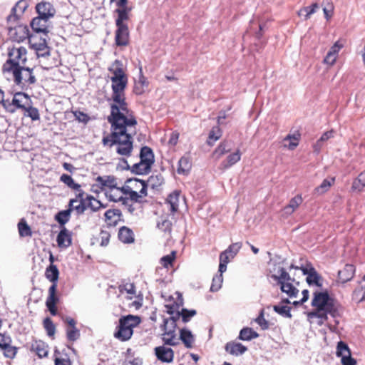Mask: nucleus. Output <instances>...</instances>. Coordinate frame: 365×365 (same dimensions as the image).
Returning a JSON list of instances; mask_svg holds the SVG:
<instances>
[{"mask_svg": "<svg viewBox=\"0 0 365 365\" xmlns=\"http://www.w3.org/2000/svg\"><path fill=\"white\" fill-rule=\"evenodd\" d=\"M0 104H2L3 107L9 113H14L16 109L14 108L11 107V103L9 101L4 100V92L0 89Z\"/></svg>", "mask_w": 365, "mask_h": 365, "instance_id": "54", "label": "nucleus"}, {"mask_svg": "<svg viewBox=\"0 0 365 365\" xmlns=\"http://www.w3.org/2000/svg\"><path fill=\"white\" fill-rule=\"evenodd\" d=\"M222 282H223L222 274H216L215 276H214L212 278V284H211V287L210 289V292H217L221 288Z\"/></svg>", "mask_w": 365, "mask_h": 365, "instance_id": "44", "label": "nucleus"}, {"mask_svg": "<svg viewBox=\"0 0 365 365\" xmlns=\"http://www.w3.org/2000/svg\"><path fill=\"white\" fill-rule=\"evenodd\" d=\"M241 247H242L241 242L232 243V245H230L228 247V248L225 252H226L227 254L228 253L231 254L232 257H233L234 256H235L237 254V252L240 251Z\"/></svg>", "mask_w": 365, "mask_h": 365, "instance_id": "57", "label": "nucleus"}, {"mask_svg": "<svg viewBox=\"0 0 365 365\" xmlns=\"http://www.w3.org/2000/svg\"><path fill=\"white\" fill-rule=\"evenodd\" d=\"M269 272L272 274L271 277L277 282L279 280L287 279L292 280V277L286 269L282 267L281 262L270 261Z\"/></svg>", "mask_w": 365, "mask_h": 365, "instance_id": "8", "label": "nucleus"}, {"mask_svg": "<svg viewBox=\"0 0 365 365\" xmlns=\"http://www.w3.org/2000/svg\"><path fill=\"white\" fill-rule=\"evenodd\" d=\"M274 311L283 317L291 319L292 315L291 314V307L287 305H274L273 307Z\"/></svg>", "mask_w": 365, "mask_h": 365, "instance_id": "41", "label": "nucleus"}, {"mask_svg": "<svg viewBox=\"0 0 365 365\" xmlns=\"http://www.w3.org/2000/svg\"><path fill=\"white\" fill-rule=\"evenodd\" d=\"M104 215L108 225L115 226L120 220L122 213L119 209H110L105 212Z\"/></svg>", "mask_w": 365, "mask_h": 365, "instance_id": "21", "label": "nucleus"}, {"mask_svg": "<svg viewBox=\"0 0 365 365\" xmlns=\"http://www.w3.org/2000/svg\"><path fill=\"white\" fill-rule=\"evenodd\" d=\"M86 210H87L86 202L81 200V202H79V204L78 205H74L73 211H75L76 215L79 216V215H83Z\"/></svg>", "mask_w": 365, "mask_h": 365, "instance_id": "60", "label": "nucleus"}, {"mask_svg": "<svg viewBox=\"0 0 365 365\" xmlns=\"http://www.w3.org/2000/svg\"><path fill=\"white\" fill-rule=\"evenodd\" d=\"M118 322L113 336L120 341H127L132 337L133 329L140 324L141 319L138 316L128 314L122 316Z\"/></svg>", "mask_w": 365, "mask_h": 365, "instance_id": "3", "label": "nucleus"}, {"mask_svg": "<svg viewBox=\"0 0 365 365\" xmlns=\"http://www.w3.org/2000/svg\"><path fill=\"white\" fill-rule=\"evenodd\" d=\"M118 239L123 243H131L134 241V235L132 230L123 226L118 232Z\"/></svg>", "mask_w": 365, "mask_h": 365, "instance_id": "26", "label": "nucleus"}, {"mask_svg": "<svg viewBox=\"0 0 365 365\" xmlns=\"http://www.w3.org/2000/svg\"><path fill=\"white\" fill-rule=\"evenodd\" d=\"M30 350L34 352L39 358L46 357L48 355V346L43 341L36 340L31 344Z\"/></svg>", "mask_w": 365, "mask_h": 365, "instance_id": "18", "label": "nucleus"}, {"mask_svg": "<svg viewBox=\"0 0 365 365\" xmlns=\"http://www.w3.org/2000/svg\"><path fill=\"white\" fill-rule=\"evenodd\" d=\"M60 181L66 185L69 188L74 190H78L79 188L81 187V185L75 182L71 176L67 174L61 175V176L60 177Z\"/></svg>", "mask_w": 365, "mask_h": 365, "instance_id": "38", "label": "nucleus"}, {"mask_svg": "<svg viewBox=\"0 0 365 365\" xmlns=\"http://www.w3.org/2000/svg\"><path fill=\"white\" fill-rule=\"evenodd\" d=\"M104 185L106 187L111 189L118 188L116 178L112 175L106 176V181H104Z\"/></svg>", "mask_w": 365, "mask_h": 365, "instance_id": "59", "label": "nucleus"}, {"mask_svg": "<svg viewBox=\"0 0 365 365\" xmlns=\"http://www.w3.org/2000/svg\"><path fill=\"white\" fill-rule=\"evenodd\" d=\"M255 322L263 330H266L269 328V322L264 319L263 311H262L259 315L257 317Z\"/></svg>", "mask_w": 365, "mask_h": 365, "instance_id": "58", "label": "nucleus"}, {"mask_svg": "<svg viewBox=\"0 0 365 365\" xmlns=\"http://www.w3.org/2000/svg\"><path fill=\"white\" fill-rule=\"evenodd\" d=\"M186 348H192L195 339L192 332L186 329H182L180 331V339Z\"/></svg>", "mask_w": 365, "mask_h": 365, "instance_id": "28", "label": "nucleus"}, {"mask_svg": "<svg viewBox=\"0 0 365 365\" xmlns=\"http://www.w3.org/2000/svg\"><path fill=\"white\" fill-rule=\"evenodd\" d=\"M106 196L109 198L110 201L121 202L122 204L123 205H125L126 207L128 206V205L130 204L131 200H130V199L128 197H120L118 198H115L112 195H106Z\"/></svg>", "mask_w": 365, "mask_h": 365, "instance_id": "61", "label": "nucleus"}, {"mask_svg": "<svg viewBox=\"0 0 365 365\" xmlns=\"http://www.w3.org/2000/svg\"><path fill=\"white\" fill-rule=\"evenodd\" d=\"M72 233L67 230L66 227L61 228V230L57 235L56 242L60 248H67L72 242Z\"/></svg>", "mask_w": 365, "mask_h": 365, "instance_id": "13", "label": "nucleus"}, {"mask_svg": "<svg viewBox=\"0 0 365 365\" xmlns=\"http://www.w3.org/2000/svg\"><path fill=\"white\" fill-rule=\"evenodd\" d=\"M143 197H144L143 195H142L140 192L138 193L136 191L133 190L131 192H130L128 198L130 199V200H131L134 202L140 203L142 202Z\"/></svg>", "mask_w": 365, "mask_h": 365, "instance_id": "62", "label": "nucleus"}, {"mask_svg": "<svg viewBox=\"0 0 365 365\" xmlns=\"http://www.w3.org/2000/svg\"><path fill=\"white\" fill-rule=\"evenodd\" d=\"M55 220L60 225L61 228L65 227V225L70 220L71 210H64L59 211L54 217Z\"/></svg>", "mask_w": 365, "mask_h": 365, "instance_id": "34", "label": "nucleus"}, {"mask_svg": "<svg viewBox=\"0 0 365 365\" xmlns=\"http://www.w3.org/2000/svg\"><path fill=\"white\" fill-rule=\"evenodd\" d=\"M9 72L12 73L14 83L23 91L26 90L31 85L36 82L33 69L25 66L19 68L15 67L14 70Z\"/></svg>", "mask_w": 365, "mask_h": 365, "instance_id": "4", "label": "nucleus"}, {"mask_svg": "<svg viewBox=\"0 0 365 365\" xmlns=\"http://www.w3.org/2000/svg\"><path fill=\"white\" fill-rule=\"evenodd\" d=\"M257 337H259L258 333L250 327H244L242 329L238 336V339L242 341H250Z\"/></svg>", "mask_w": 365, "mask_h": 365, "instance_id": "31", "label": "nucleus"}, {"mask_svg": "<svg viewBox=\"0 0 365 365\" xmlns=\"http://www.w3.org/2000/svg\"><path fill=\"white\" fill-rule=\"evenodd\" d=\"M240 159L241 153L240 150H237L235 153L230 154L227 158L221 163L220 165L225 170L236 164Z\"/></svg>", "mask_w": 365, "mask_h": 365, "instance_id": "25", "label": "nucleus"}, {"mask_svg": "<svg viewBox=\"0 0 365 365\" xmlns=\"http://www.w3.org/2000/svg\"><path fill=\"white\" fill-rule=\"evenodd\" d=\"M222 135V131L218 126H215L209 133L208 139L207 143L209 145H213L215 141H217Z\"/></svg>", "mask_w": 365, "mask_h": 365, "instance_id": "37", "label": "nucleus"}, {"mask_svg": "<svg viewBox=\"0 0 365 365\" xmlns=\"http://www.w3.org/2000/svg\"><path fill=\"white\" fill-rule=\"evenodd\" d=\"M115 41L118 46H125L129 43V29L128 26H116Z\"/></svg>", "mask_w": 365, "mask_h": 365, "instance_id": "9", "label": "nucleus"}, {"mask_svg": "<svg viewBox=\"0 0 365 365\" xmlns=\"http://www.w3.org/2000/svg\"><path fill=\"white\" fill-rule=\"evenodd\" d=\"M317 9H319V4L317 3H314L311 6L301 9L298 11V15L299 16H303L304 17V20H307L310 18L312 14L316 12Z\"/></svg>", "mask_w": 365, "mask_h": 365, "instance_id": "36", "label": "nucleus"}, {"mask_svg": "<svg viewBox=\"0 0 365 365\" xmlns=\"http://www.w3.org/2000/svg\"><path fill=\"white\" fill-rule=\"evenodd\" d=\"M73 113L76 119L79 122L87 123L90 120V117L88 115L82 111L75 110L73 112Z\"/></svg>", "mask_w": 365, "mask_h": 365, "instance_id": "56", "label": "nucleus"}, {"mask_svg": "<svg viewBox=\"0 0 365 365\" xmlns=\"http://www.w3.org/2000/svg\"><path fill=\"white\" fill-rule=\"evenodd\" d=\"M197 314L196 311L195 309H187L186 308H182L180 310V314L182 317V321L184 323H187L190 322V319L195 316Z\"/></svg>", "mask_w": 365, "mask_h": 365, "instance_id": "49", "label": "nucleus"}, {"mask_svg": "<svg viewBox=\"0 0 365 365\" xmlns=\"http://www.w3.org/2000/svg\"><path fill=\"white\" fill-rule=\"evenodd\" d=\"M109 71L113 74L110 77L113 91L110 114L108 121L110 123L111 133L103 137L102 142L104 145L112 147L117 145L118 154L130 157L133 149V135L128 133V128L135 127L137 120L131 110L129 109L125 100V89L128 84V77L123 68L122 63L115 60Z\"/></svg>", "mask_w": 365, "mask_h": 365, "instance_id": "1", "label": "nucleus"}, {"mask_svg": "<svg viewBox=\"0 0 365 365\" xmlns=\"http://www.w3.org/2000/svg\"><path fill=\"white\" fill-rule=\"evenodd\" d=\"M155 355L157 359L165 363H170L174 359V351L169 347L165 346H159L154 349Z\"/></svg>", "mask_w": 365, "mask_h": 365, "instance_id": "10", "label": "nucleus"}, {"mask_svg": "<svg viewBox=\"0 0 365 365\" xmlns=\"http://www.w3.org/2000/svg\"><path fill=\"white\" fill-rule=\"evenodd\" d=\"M365 187V171L361 172L354 180L351 186L353 190L361 191Z\"/></svg>", "mask_w": 365, "mask_h": 365, "instance_id": "40", "label": "nucleus"}, {"mask_svg": "<svg viewBox=\"0 0 365 365\" xmlns=\"http://www.w3.org/2000/svg\"><path fill=\"white\" fill-rule=\"evenodd\" d=\"M183 304L182 299L180 298L179 302H173V304H168L165 305V307L167 309V313L170 315H173L175 313L180 311V307Z\"/></svg>", "mask_w": 365, "mask_h": 365, "instance_id": "45", "label": "nucleus"}, {"mask_svg": "<svg viewBox=\"0 0 365 365\" xmlns=\"http://www.w3.org/2000/svg\"><path fill=\"white\" fill-rule=\"evenodd\" d=\"M179 193L177 191L170 194L167 199V202L170 205V210L175 212L178 209Z\"/></svg>", "mask_w": 365, "mask_h": 365, "instance_id": "39", "label": "nucleus"}, {"mask_svg": "<svg viewBox=\"0 0 365 365\" xmlns=\"http://www.w3.org/2000/svg\"><path fill=\"white\" fill-rule=\"evenodd\" d=\"M151 168H147V164L140 160L139 163H135L132 166L131 171L136 175H147L150 172Z\"/></svg>", "mask_w": 365, "mask_h": 365, "instance_id": "35", "label": "nucleus"}, {"mask_svg": "<svg viewBox=\"0 0 365 365\" xmlns=\"http://www.w3.org/2000/svg\"><path fill=\"white\" fill-rule=\"evenodd\" d=\"M1 349L4 350V355L5 357L9 359H14L17 354L18 348L11 346V344H9Z\"/></svg>", "mask_w": 365, "mask_h": 365, "instance_id": "50", "label": "nucleus"}, {"mask_svg": "<svg viewBox=\"0 0 365 365\" xmlns=\"http://www.w3.org/2000/svg\"><path fill=\"white\" fill-rule=\"evenodd\" d=\"M80 331L76 327L66 329V337L70 341H75L80 337Z\"/></svg>", "mask_w": 365, "mask_h": 365, "instance_id": "47", "label": "nucleus"}, {"mask_svg": "<svg viewBox=\"0 0 365 365\" xmlns=\"http://www.w3.org/2000/svg\"><path fill=\"white\" fill-rule=\"evenodd\" d=\"M45 276L47 279L52 282V285L55 287V292L56 291L57 282L59 276V271L56 265H49L45 272Z\"/></svg>", "mask_w": 365, "mask_h": 365, "instance_id": "23", "label": "nucleus"}, {"mask_svg": "<svg viewBox=\"0 0 365 365\" xmlns=\"http://www.w3.org/2000/svg\"><path fill=\"white\" fill-rule=\"evenodd\" d=\"M140 160L147 164V168L152 167L155 162L153 150L148 146H143L140 152Z\"/></svg>", "mask_w": 365, "mask_h": 365, "instance_id": "17", "label": "nucleus"}, {"mask_svg": "<svg viewBox=\"0 0 365 365\" xmlns=\"http://www.w3.org/2000/svg\"><path fill=\"white\" fill-rule=\"evenodd\" d=\"M27 51L24 46L14 47L9 51V59L4 64V71H11L14 68L25 66Z\"/></svg>", "mask_w": 365, "mask_h": 365, "instance_id": "5", "label": "nucleus"}, {"mask_svg": "<svg viewBox=\"0 0 365 365\" xmlns=\"http://www.w3.org/2000/svg\"><path fill=\"white\" fill-rule=\"evenodd\" d=\"M58 298L56 296L55 287L51 285L48 289V297L46 301V305L51 315L55 316L57 314L56 304L58 302Z\"/></svg>", "mask_w": 365, "mask_h": 365, "instance_id": "15", "label": "nucleus"}, {"mask_svg": "<svg viewBox=\"0 0 365 365\" xmlns=\"http://www.w3.org/2000/svg\"><path fill=\"white\" fill-rule=\"evenodd\" d=\"M11 343V338L6 334H1L0 333V348L3 349L9 344Z\"/></svg>", "mask_w": 365, "mask_h": 365, "instance_id": "63", "label": "nucleus"}, {"mask_svg": "<svg viewBox=\"0 0 365 365\" xmlns=\"http://www.w3.org/2000/svg\"><path fill=\"white\" fill-rule=\"evenodd\" d=\"M225 349L231 355L240 356L247 351V347L240 342L230 341L225 344Z\"/></svg>", "mask_w": 365, "mask_h": 365, "instance_id": "16", "label": "nucleus"}, {"mask_svg": "<svg viewBox=\"0 0 365 365\" xmlns=\"http://www.w3.org/2000/svg\"><path fill=\"white\" fill-rule=\"evenodd\" d=\"M29 7L28 0H19L11 9V14L7 16L9 24H17L25 11Z\"/></svg>", "mask_w": 365, "mask_h": 365, "instance_id": "7", "label": "nucleus"}, {"mask_svg": "<svg viewBox=\"0 0 365 365\" xmlns=\"http://www.w3.org/2000/svg\"><path fill=\"white\" fill-rule=\"evenodd\" d=\"M43 327L46 330L47 334L49 336H52L54 335L56 331V327L50 318L47 317L43 320Z\"/></svg>", "mask_w": 365, "mask_h": 365, "instance_id": "52", "label": "nucleus"}, {"mask_svg": "<svg viewBox=\"0 0 365 365\" xmlns=\"http://www.w3.org/2000/svg\"><path fill=\"white\" fill-rule=\"evenodd\" d=\"M303 202L301 195H297L292 197L289 204L284 207V212L287 214H292Z\"/></svg>", "mask_w": 365, "mask_h": 365, "instance_id": "33", "label": "nucleus"}, {"mask_svg": "<svg viewBox=\"0 0 365 365\" xmlns=\"http://www.w3.org/2000/svg\"><path fill=\"white\" fill-rule=\"evenodd\" d=\"M175 256H176L175 251H172L170 254L163 256L160 259L161 264L164 267L168 268L169 266L173 264V262H174V260L175 259Z\"/></svg>", "mask_w": 365, "mask_h": 365, "instance_id": "48", "label": "nucleus"}, {"mask_svg": "<svg viewBox=\"0 0 365 365\" xmlns=\"http://www.w3.org/2000/svg\"><path fill=\"white\" fill-rule=\"evenodd\" d=\"M306 282L309 284V286L314 285L318 287H322V277L317 272L315 268H314L312 270V272L309 274V275L307 277Z\"/></svg>", "mask_w": 365, "mask_h": 365, "instance_id": "27", "label": "nucleus"}, {"mask_svg": "<svg viewBox=\"0 0 365 365\" xmlns=\"http://www.w3.org/2000/svg\"><path fill=\"white\" fill-rule=\"evenodd\" d=\"M24 110L27 112L26 115L30 117L32 120H39L40 115L38 110L36 108L32 106L26 107V109H24Z\"/></svg>", "mask_w": 365, "mask_h": 365, "instance_id": "55", "label": "nucleus"}, {"mask_svg": "<svg viewBox=\"0 0 365 365\" xmlns=\"http://www.w3.org/2000/svg\"><path fill=\"white\" fill-rule=\"evenodd\" d=\"M192 168V161L187 155L182 156L178 161L177 173L179 175H187Z\"/></svg>", "mask_w": 365, "mask_h": 365, "instance_id": "22", "label": "nucleus"}, {"mask_svg": "<svg viewBox=\"0 0 365 365\" xmlns=\"http://www.w3.org/2000/svg\"><path fill=\"white\" fill-rule=\"evenodd\" d=\"M48 19H44L41 16H36L31 21V27L36 33H48Z\"/></svg>", "mask_w": 365, "mask_h": 365, "instance_id": "12", "label": "nucleus"}, {"mask_svg": "<svg viewBox=\"0 0 365 365\" xmlns=\"http://www.w3.org/2000/svg\"><path fill=\"white\" fill-rule=\"evenodd\" d=\"M157 227L165 232L170 233L172 230V222L168 219H164L158 222Z\"/></svg>", "mask_w": 365, "mask_h": 365, "instance_id": "53", "label": "nucleus"}, {"mask_svg": "<svg viewBox=\"0 0 365 365\" xmlns=\"http://www.w3.org/2000/svg\"><path fill=\"white\" fill-rule=\"evenodd\" d=\"M293 282H294V278H292V280L283 279L277 282V284L280 285L281 291L291 298L297 297L299 293V289L292 284Z\"/></svg>", "mask_w": 365, "mask_h": 365, "instance_id": "14", "label": "nucleus"}, {"mask_svg": "<svg viewBox=\"0 0 365 365\" xmlns=\"http://www.w3.org/2000/svg\"><path fill=\"white\" fill-rule=\"evenodd\" d=\"M23 96L26 98H29V95L25 93H24V92H17L14 95V97L11 103L10 102L11 107L14 108L13 106H14L17 108H21L22 110H24V109H26V106L24 105L21 104V101L19 98H17V96Z\"/></svg>", "mask_w": 365, "mask_h": 365, "instance_id": "46", "label": "nucleus"}, {"mask_svg": "<svg viewBox=\"0 0 365 365\" xmlns=\"http://www.w3.org/2000/svg\"><path fill=\"white\" fill-rule=\"evenodd\" d=\"M341 361L342 365H356V359L352 358L351 354L348 356H343Z\"/></svg>", "mask_w": 365, "mask_h": 365, "instance_id": "64", "label": "nucleus"}, {"mask_svg": "<svg viewBox=\"0 0 365 365\" xmlns=\"http://www.w3.org/2000/svg\"><path fill=\"white\" fill-rule=\"evenodd\" d=\"M18 228H19V235L21 237L31 236L32 232H31V228L24 220L22 219L18 223Z\"/></svg>", "mask_w": 365, "mask_h": 365, "instance_id": "42", "label": "nucleus"}, {"mask_svg": "<svg viewBox=\"0 0 365 365\" xmlns=\"http://www.w3.org/2000/svg\"><path fill=\"white\" fill-rule=\"evenodd\" d=\"M335 182V178L324 179L320 185L315 187L314 195H321L327 192Z\"/></svg>", "mask_w": 365, "mask_h": 365, "instance_id": "29", "label": "nucleus"}, {"mask_svg": "<svg viewBox=\"0 0 365 365\" xmlns=\"http://www.w3.org/2000/svg\"><path fill=\"white\" fill-rule=\"evenodd\" d=\"M351 354V351L348 346V345L342 341H340L338 342L336 346V355L337 356L343 357V356H348Z\"/></svg>", "mask_w": 365, "mask_h": 365, "instance_id": "43", "label": "nucleus"}, {"mask_svg": "<svg viewBox=\"0 0 365 365\" xmlns=\"http://www.w3.org/2000/svg\"><path fill=\"white\" fill-rule=\"evenodd\" d=\"M125 184H129V185H132L133 188H138L140 185H141V189L140 190V193L143 195V196L148 195L147 192V185H145V180H140L138 178H129L125 181Z\"/></svg>", "mask_w": 365, "mask_h": 365, "instance_id": "30", "label": "nucleus"}, {"mask_svg": "<svg viewBox=\"0 0 365 365\" xmlns=\"http://www.w3.org/2000/svg\"><path fill=\"white\" fill-rule=\"evenodd\" d=\"M355 267L353 264H347L344 269L338 272V278L341 283L350 281L354 275Z\"/></svg>", "mask_w": 365, "mask_h": 365, "instance_id": "19", "label": "nucleus"}, {"mask_svg": "<svg viewBox=\"0 0 365 365\" xmlns=\"http://www.w3.org/2000/svg\"><path fill=\"white\" fill-rule=\"evenodd\" d=\"M168 323L169 319L165 318L163 324L160 326L161 330L163 331L162 340L165 345L176 346L179 344V339L176 337L175 328L171 327L168 329Z\"/></svg>", "mask_w": 365, "mask_h": 365, "instance_id": "6", "label": "nucleus"}, {"mask_svg": "<svg viewBox=\"0 0 365 365\" xmlns=\"http://www.w3.org/2000/svg\"><path fill=\"white\" fill-rule=\"evenodd\" d=\"M130 11L131 8L116 9L115 13H116L118 16L115 19V26H128L125 21L129 19V13Z\"/></svg>", "mask_w": 365, "mask_h": 365, "instance_id": "24", "label": "nucleus"}, {"mask_svg": "<svg viewBox=\"0 0 365 365\" xmlns=\"http://www.w3.org/2000/svg\"><path fill=\"white\" fill-rule=\"evenodd\" d=\"M232 150V148L228 142L223 141L214 150L212 155L217 160L220 159L223 155L229 153Z\"/></svg>", "mask_w": 365, "mask_h": 365, "instance_id": "32", "label": "nucleus"}, {"mask_svg": "<svg viewBox=\"0 0 365 365\" xmlns=\"http://www.w3.org/2000/svg\"><path fill=\"white\" fill-rule=\"evenodd\" d=\"M36 10L38 13V16L44 19H48L53 17L56 14V10L53 6L46 1H42L36 6Z\"/></svg>", "mask_w": 365, "mask_h": 365, "instance_id": "11", "label": "nucleus"}, {"mask_svg": "<svg viewBox=\"0 0 365 365\" xmlns=\"http://www.w3.org/2000/svg\"><path fill=\"white\" fill-rule=\"evenodd\" d=\"M165 180L160 173L153 174L145 181L147 188L150 187L153 190H159L164 184Z\"/></svg>", "mask_w": 365, "mask_h": 365, "instance_id": "20", "label": "nucleus"}, {"mask_svg": "<svg viewBox=\"0 0 365 365\" xmlns=\"http://www.w3.org/2000/svg\"><path fill=\"white\" fill-rule=\"evenodd\" d=\"M362 294L361 297L359 299V301H364L365 299V275L364 276L361 282H360V286L356 288L354 291V296L356 297H359Z\"/></svg>", "mask_w": 365, "mask_h": 365, "instance_id": "51", "label": "nucleus"}, {"mask_svg": "<svg viewBox=\"0 0 365 365\" xmlns=\"http://www.w3.org/2000/svg\"><path fill=\"white\" fill-rule=\"evenodd\" d=\"M311 304L315 309L308 313V317L319 319V325H322L328 319V314L333 318L339 316L338 306L327 291L314 292Z\"/></svg>", "mask_w": 365, "mask_h": 365, "instance_id": "2", "label": "nucleus"}]
</instances>
